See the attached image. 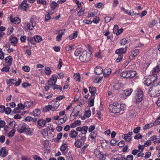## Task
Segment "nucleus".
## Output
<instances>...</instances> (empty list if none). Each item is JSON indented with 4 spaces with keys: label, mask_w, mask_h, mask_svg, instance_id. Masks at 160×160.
Masks as SVG:
<instances>
[{
    "label": "nucleus",
    "mask_w": 160,
    "mask_h": 160,
    "mask_svg": "<svg viewBox=\"0 0 160 160\" xmlns=\"http://www.w3.org/2000/svg\"><path fill=\"white\" fill-rule=\"evenodd\" d=\"M6 63L8 66H10L12 64V58L11 56H8L6 57L5 59Z\"/></svg>",
    "instance_id": "19"
},
{
    "label": "nucleus",
    "mask_w": 160,
    "mask_h": 160,
    "mask_svg": "<svg viewBox=\"0 0 160 160\" xmlns=\"http://www.w3.org/2000/svg\"><path fill=\"white\" fill-rule=\"evenodd\" d=\"M127 40L125 38H123L120 42V44L121 45H124L127 42Z\"/></svg>",
    "instance_id": "54"
},
{
    "label": "nucleus",
    "mask_w": 160,
    "mask_h": 160,
    "mask_svg": "<svg viewBox=\"0 0 160 160\" xmlns=\"http://www.w3.org/2000/svg\"><path fill=\"white\" fill-rule=\"evenodd\" d=\"M51 18L50 13H47L45 18V20L46 21H48V20Z\"/></svg>",
    "instance_id": "59"
},
{
    "label": "nucleus",
    "mask_w": 160,
    "mask_h": 160,
    "mask_svg": "<svg viewBox=\"0 0 160 160\" xmlns=\"http://www.w3.org/2000/svg\"><path fill=\"white\" fill-rule=\"evenodd\" d=\"M94 72L97 74H100L103 72V69L100 66H97L95 69Z\"/></svg>",
    "instance_id": "27"
},
{
    "label": "nucleus",
    "mask_w": 160,
    "mask_h": 160,
    "mask_svg": "<svg viewBox=\"0 0 160 160\" xmlns=\"http://www.w3.org/2000/svg\"><path fill=\"white\" fill-rule=\"evenodd\" d=\"M73 78L77 81H80V77L79 73H76L73 76Z\"/></svg>",
    "instance_id": "44"
},
{
    "label": "nucleus",
    "mask_w": 160,
    "mask_h": 160,
    "mask_svg": "<svg viewBox=\"0 0 160 160\" xmlns=\"http://www.w3.org/2000/svg\"><path fill=\"white\" fill-rule=\"evenodd\" d=\"M41 113V111L39 109H35L34 110L32 115L34 116H38Z\"/></svg>",
    "instance_id": "31"
},
{
    "label": "nucleus",
    "mask_w": 160,
    "mask_h": 160,
    "mask_svg": "<svg viewBox=\"0 0 160 160\" xmlns=\"http://www.w3.org/2000/svg\"><path fill=\"white\" fill-rule=\"evenodd\" d=\"M88 129V127L84 126L82 127H78L76 128V130L78 132H81V134L86 136Z\"/></svg>",
    "instance_id": "11"
},
{
    "label": "nucleus",
    "mask_w": 160,
    "mask_h": 160,
    "mask_svg": "<svg viewBox=\"0 0 160 160\" xmlns=\"http://www.w3.org/2000/svg\"><path fill=\"white\" fill-rule=\"evenodd\" d=\"M28 6V4L26 3V1H23L22 3L19 5V8L21 9H23L24 11H26Z\"/></svg>",
    "instance_id": "15"
},
{
    "label": "nucleus",
    "mask_w": 160,
    "mask_h": 160,
    "mask_svg": "<svg viewBox=\"0 0 160 160\" xmlns=\"http://www.w3.org/2000/svg\"><path fill=\"white\" fill-rule=\"evenodd\" d=\"M9 41L11 43L15 44L18 42V40L16 37H12L10 38Z\"/></svg>",
    "instance_id": "36"
},
{
    "label": "nucleus",
    "mask_w": 160,
    "mask_h": 160,
    "mask_svg": "<svg viewBox=\"0 0 160 160\" xmlns=\"http://www.w3.org/2000/svg\"><path fill=\"white\" fill-rule=\"evenodd\" d=\"M141 128L140 127H138L135 128L133 130V132L134 133L137 134L139 132Z\"/></svg>",
    "instance_id": "56"
},
{
    "label": "nucleus",
    "mask_w": 160,
    "mask_h": 160,
    "mask_svg": "<svg viewBox=\"0 0 160 160\" xmlns=\"http://www.w3.org/2000/svg\"><path fill=\"white\" fill-rule=\"evenodd\" d=\"M127 51V49L125 48H122L118 49H117L115 53L118 54V55L123 56V53H125Z\"/></svg>",
    "instance_id": "14"
},
{
    "label": "nucleus",
    "mask_w": 160,
    "mask_h": 160,
    "mask_svg": "<svg viewBox=\"0 0 160 160\" xmlns=\"http://www.w3.org/2000/svg\"><path fill=\"white\" fill-rule=\"evenodd\" d=\"M143 93L140 88H138L136 90V96L135 98V102L137 103H139L143 98Z\"/></svg>",
    "instance_id": "5"
},
{
    "label": "nucleus",
    "mask_w": 160,
    "mask_h": 160,
    "mask_svg": "<svg viewBox=\"0 0 160 160\" xmlns=\"http://www.w3.org/2000/svg\"><path fill=\"white\" fill-rule=\"evenodd\" d=\"M45 72L46 75H49L51 74L52 71L49 67H47L45 69Z\"/></svg>",
    "instance_id": "43"
},
{
    "label": "nucleus",
    "mask_w": 160,
    "mask_h": 160,
    "mask_svg": "<svg viewBox=\"0 0 160 160\" xmlns=\"http://www.w3.org/2000/svg\"><path fill=\"white\" fill-rule=\"evenodd\" d=\"M18 131L20 133L25 132L28 134H30L32 132L31 129L29 126L24 123L19 128Z\"/></svg>",
    "instance_id": "7"
},
{
    "label": "nucleus",
    "mask_w": 160,
    "mask_h": 160,
    "mask_svg": "<svg viewBox=\"0 0 160 160\" xmlns=\"http://www.w3.org/2000/svg\"><path fill=\"white\" fill-rule=\"evenodd\" d=\"M53 89L54 90L56 89H58L60 90V91H61L62 90V87H60V86L58 85L57 84H54L53 86Z\"/></svg>",
    "instance_id": "52"
},
{
    "label": "nucleus",
    "mask_w": 160,
    "mask_h": 160,
    "mask_svg": "<svg viewBox=\"0 0 160 160\" xmlns=\"http://www.w3.org/2000/svg\"><path fill=\"white\" fill-rule=\"evenodd\" d=\"M158 78V76H151L150 78H148L145 80L144 83L146 85L149 86L152 83H154L157 80Z\"/></svg>",
    "instance_id": "8"
},
{
    "label": "nucleus",
    "mask_w": 160,
    "mask_h": 160,
    "mask_svg": "<svg viewBox=\"0 0 160 160\" xmlns=\"http://www.w3.org/2000/svg\"><path fill=\"white\" fill-rule=\"evenodd\" d=\"M27 40L28 42L29 45H35V43L34 42V38L33 37H29L27 38Z\"/></svg>",
    "instance_id": "41"
},
{
    "label": "nucleus",
    "mask_w": 160,
    "mask_h": 160,
    "mask_svg": "<svg viewBox=\"0 0 160 160\" xmlns=\"http://www.w3.org/2000/svg\"><path fill=\"white\" fill-rule=\"evenodd\" d=\"M46 121L43 119H39L37 122V127L39 129L44 127L46 125Z\"/></svg>",
    "instance_id": "12"
},
{
    "label": "nucleus",
    "mask_w": 160,
    "mask_h": 160,
    "mask_svg": "<svg viewBox=\"0 0 160 160\" xmlns=\"http://www.w3.org/2000/svg\"><path fill=\"white\" fill-rule=\"evenodd\" d=\"M159 71H160V70L159 68V67H158V65H157L152 70V75L151 76H157V74L159 72Z\"/></svg>",
    "instance_id": "23"
},
{
    "label": "nucleus",
    "mask_w": 160,
    "mask_h": 160,
    "mask_svg": "<svg viewBox=\"0 0 160 160\" xmlns=\"http://www.w3.org/2000/svg\"><path fill=\"white\" fill-rule=\"evenodd\" d=\"M108 108L110 112L117 113L125 110L126 106L124 104H120L118 102H115L110 105Z\"/></svg>",
    "instance_id": "1"
},
{
    "label": "nucleus",
    "mask_w": 160,
    "mask_h": 160,
    "mask_svg": "<svg viewBox=\"0 0 160 160\" xmlns=\"http://www.w3.org/2000/svg\"><path fill=\"white\" fill-rule=\"evenodd\" d=\"M92 58V54L90 52H83L79 57V60L82 62H86L90 61Z\"/></svg>",
    "instance_id": "3"
},
{
    "label": "nucleus",
    "mask_w": 160,
    "mask_h": 160,
    "mask_svg": "<svg viewBox=\"0 0 160 160\" xmlns=\"http://www.w3.org/2000/svg\"><path fill=\"white\" fill-rule=\"evenodd\" d=\"M148 93L152 97L159 96L160 95V85H152L149 89Z\"/></svg>",
    "instance_id": "2"
},
{
    "label": "nucleus",
    "mask_w": 160,
    "mask_h": 160,
    "mask_svg": "<svg viewBox=\"0 0 160 160\" xmlns=\"http://www.w3.org/2000/svg\"><path fill=\"white\" fill-rule=\"evenodd\" d=\"M101 144V146L103 148H106L107 146V143L105 140H103L102 141Z\"/></svg>",
    "instance_id": "62"
},
{
    "label": "nucleus",
    "mask_w": 160,
    "mask_h": 160,
    "mask_svg": "<svg viewBox=\"0 0 160 160\" xmlns=\"http://www.w3.org/2000/svg\"><path fill=\"white\" fill-rule=\"evenodd\" d=\"M91 114V112L90 110H88L85 112V115L87 118L89 117Z\"/></svg>",
    "instance_id": "61"
},
{
    "label": "nucleus",
    "mask_w": 160,
    "mask_h": 160,
    "mask_svg": "<svg viewBox=\"0 0 160 160\" xmlns=\"http://www.w3.org/2000/svg\"><path fill=\"white\" fill-rule=\"evenodd\" d=\"M121 156L120 155L117 154L113 157L112 160H121Z\"/></svg>",
    "instance_id": "51"
},
{
    "label": "nucleus",
    "mask_w": 160,
    "mask_h": 160,
    "mask_svg": "<svg viewBox=\"0 0 160 160\" xmlns=\"http://www.w3.org/2000/svg\"><path fill=\"white\" fill-rule=\"evenodd\" d=\"M160 122V116L153 123L154 126L157 125Z\"/></svg>",
    "instance_id": "64"
},
{
    "label": "nucleus",
    "mask_w": 160,
    "mask_h": 160,
    "mask_svg": "<svg viewBox=\"0 0 160 160\" xmlns=\"http://www.w3.org/2000/svg\"><path fill=\"white\" fill-rule=\"evenodd\" d=\"M10 20L11 22H13L16 24H18L21 21L20 19L18 17L11 18Z\"/></svg>",
    "instance_id": "26"
},
{
    "label": "nucleus",
    "mask_w": 160,
    "mask_h": 160,
    "mask_svg": "<svg viewBox=\"0 0 160 160\" xmlns=\"http://www.w3.org/2000/svg\"><path fill=\"white\" fill-rule=\"evenodd\" d=\"M74 46H73L67 45L66 47V50L67 51L71 50L73 49Z\"/></svg>",
    "instance_id": "57"
},
{
    "label": "nucleus",
    "mask_w": 160,
    "mask_h": 160,
    "mask_svg": "<svg viewBox=\"0 0 160 160\" xmlns=\"http://www.w3.org/2000/svg\"><path fill=\"white\" fill-rule=\"evenodd\" d=\"M132 90L131 89H127L123 91V93L122 94L123 96H129L132 93Z\"/></svg>",
    "instance_id": "25"
},
{
    "label": "nucleus",
    "mask_w": 160,
    "mask_h": 160,
    "mask_svg": "<svg viewBox=\"0 0 160 160\" xmlns=\"http://www.w3.org/2000/svg\"><path fill=\"white\" fill-rule=\"evenodd\" d=\"M5 113L7 114H8L11 112V109L9 107H7L5 108Z\"/></svg>",
    "instance_id": "60"
},
{
    "label": "nucleus",
    "mask_w": 160,
    "mask_h": 160,
    "mask_svg": "<svg viewBox=\"0 0 160 160\" xmlns=\"http://www.w3.org/2000/svg\"><path fill=\"white\" fill-rule=\"evenodd\" d=\"M96 156L98 160H104L106 158L105 155L102 152H99Z\"/></svg>",
    "instance_id": "17"
},
{
    "label": "nucleus",
    "mask_w": 160,
    "mask_h": 160,
    "mask_svg": "<svg viewBox=\"0 0 160 160\" xmlns=\"http://www.w3.org/2000/svg\"><path fill=\"white\" fill-rule=\"evenodd\" d=\"M78 36V32L77 31L75 32L72 34L70 35L69 38L70 40L76 38Z\"/></svg>",
    "instance_id": "37"
},
{
    "label": "nucleus",
    "mask_w": 160,
    "mask_h": 160,
    "mask_svg": "<svg viewBox=\"0 0 160 160\" xmlns=\"http://www.w3.org/2000/svg\"><path fill=\"white\" fill-rule=\"evenodd\" d=\"M89 92L91 93V96L94 95L95 97L96 94H97V90L96 88L93 86H91L89 88Z\"/></svg>",
    "instance_id": "21"
},
{
    "label": "nucleus",
    "mask_w": 160,
    "mask_h": 160,
    "mask_svg": "<svg viewBox=\"0 0 160 160\" xmlns=\"http://www.w3.org/2000/svg\"><path fill=\"white\" fill-rule=\"evenodd\" d=\"M25 107V104L24 105H23L22 103H19L18 105V107L14 109V111L15 112H16V110H18L19 109H23L24 107Z\"/></svg>",
    "instance_id": "33"
},
{
    "label": "nucleus",
    "mask_w": 160,
    "mask_h": 160,
    "mask_svg": "<svg viewBox=\"0 0 160 160\" xmlns=\"http://www.w3.org/2000/svg\"><path fill=\"white\" fill-rule=\"evenodd\" d=\"M42 133L43 137L47 139L51 138L52 137V134L50 132H49L47 129H44L41 131Z\"/></svg>",
    "instance_id": "9"
},
{
    "label": "nucleus",
    "mask_w": 160,
    "mask_h": 160,
    "mask_svg": "<svg viewBox=\"0 0 160 160\" xmlns=\"http://www.w3.org/2000/svg\"><path fill=\"white\" fill-rule=\"evenodd\" d=\"M111 72V70L110 68H107L104 69L103 72L104 77L109 75Z\"/></svg>",
    "instance_id": "30"
},
{
    "label": "nucleus",
    "mask_w": 160,
    "mask_h": 160,
    "mask_svg": "<svg viewBox=\"0 0 160 160\" xmlns=\"http://www.w3.org/2000/svg\"><path fill=\"white\" fill-rule=\"evenodd\" d=\"M123 87V84L121 82H118L113 85L112 89L114 91H118L121 89Z\"/></svg>",
    "instance_id": "13"
},
{
    "label": "nucleus",
    "mask_w": 160,
    "mask_h": 160,
    "mask_svg": "<svg viewBox=\"0 0 160 160\" xmlns=\"http://www.w3.org/2000/svg\"><path fill=\"white\" fill-rule=\"evenodd\" d=\"M157 22L156 20H152L150 22V24L149 26V28H152L157 23Z\"/></svg>",
    "instance_id": "49"
},
{
    "label": "nucleus",
    "mask_w": 160,
    "mask_h": 160,
    "mask_svg": "<svg viewBox=\"0 0 160 160\" xmlns=\"http://www.w3.org/2000/svg\"><path fill=\"white\" fill-rule=\"evenodd\" d=\"M57 76L55 75H52L51 78L48 81V85L52 86L55 84L57 81Z\"/></svg>",
    "instance_id": "10"
},
{
    "label": "nucleus",
    "mask_w": 160,
    "mask_h": 160,
    "mask_svg": "<svg viewBox=\"0 0 160 160\" xmlns=\"http://www.w3.org/2000/svg\"><path fill=\"white\" fill-rule=\"evenodd\" d=\"M10 66L7 65L6 66L3 67L1 69V71L2 72H8L10 71Z\"/></svg>",
    "instance_id": "39"
},
{
    "label": "nucleus",
    "mask_w": 160,
    "mask_h": 160,
    "mask_svg": "<svg viewBox=\"0 0 160 160\" xmlns=\"http://www.w3.org/2000/svg\"><path fill=\"white\" fill-rule=\"evenodd\" d=\"M25 107L29 108L30 107H32L35 105L36 103L35 102L32 101L30 100L26 102L25 103Z\"/></svg>",
    "instance_id": "18"
},
{
    "label": "nucleus",
    "mask_w": 160,
    "mask_h": 160,
    "mask_svg": "<svg viewBox=\"0 0 160 160\" xmlns=\"http://www.w3.org/2000/svg\"><path fill=\"white\" fill-rule=\"evenodd\" d=\"M22 70L26 72H28L30 70V67L27 66L23 67H22Z\"/></svg>",
    "instance_id": "55"
},
{
    "label": "nucleus",
    "mask_w": 160,
    "mask_h": 160,
    "mask_svg": "<svg viewBox=\"0 0 160 160\" xmlns=\"http://www.w3.org/2000/svg\"><path fill=\"white\" fill-rule=\"evenodd\" d=\"M68 146L67 144L63 143L62 144L60 147V149L61 151H64L67 148Z\"/></svg>",
    "instance_id": "47"
},
{
    "label": "nucleus",
    "mask_w": 160,
    "mask_h": 160,
    "mask_svg": "<svg viewBox=\"0 0 160 160\" xmlns=\"http://www.w3.org/2000/svg\"><path fill=\"white\" fill-rule=\"evenodd\" d=\"M124 139L127 142H129L131 140L132 138L131 137L128 136V135H126L125 134L124 135Z\"/></svg>",
    "instance_id": "50"
},
{
    "label": "nucleus",
    "mask_w": 160,
    "mask_h": 160,
    "mask_svg": "<svg viewBox=\"0 0 160 160\" xmlns=\"http://www.w3.org/2000/svg\"><path fill=\"white\" fill-rule=\"evenodd\" d=\"M15 80L14 79H9L7 81V83L10 86L14 85Z\"/></svg>",
    "instance_id": "42"
},
{
    "label": "nucleus",
    "mask_w": 160,
    "mask_h": 160,
    "mask_svg": "<svg viewBox=\"0 0 160 160\" xmlns=\"http://www.w3.org/2000/svg\"><path fill=\"white\" fill-rule=\"evenodd\" d=\"M137 72L135 71L128 70L123 71L120 73L121 76L127 78H131L134 77Z\"/></svg>",
    "instance_id": "4"
},
{
    "label": "nucleus",
    "mask_w": 160,
    "mask_h": 160,
    "mask_svg": "<svg viewBox=\"0 0 160 160\" xmlns=\"http://www.w3.org/2000/svg\"><path fill=\"white\" fill-rule=\"evenodd\" d=\"M62 136V134L61 132L59 133L57 135V138L54 139L55 142H58L60 141V140L61 139Z\"/></svg>",
    "instance_id": "32"
},
{
    "label": "nucleus",
    "mask_w": 160,
    "mask_h": 160,
    "mask_svg": "<svg viewBox=\"0 0 160 160\" xmlns=\"http://www.w3.org/2000/svg\"><path fill=\"white\" fill-rule=\"evenodd\" d=\"M37 20L35 16H33L30 19V23L34 27L36 25V20Z\"/></svg>",
    "instance_id": "28"
},
{
    "label": "nucleus",
    "mask_w": 160,
    "mask_h": 160,
    "mask_svg": "<svg viewBox=\"0 0 160 160\" xmlns=\"http://www.w3.org/2000/svg\"><path fill=\"white\" fill-rule=\"evenodd\" d=\"M78 133L74 130H71L69 134V136L72 138H75L78 135Z\"/></svg>",
    "instance_id": "20"
},
{
    "label": "nucleus",
    "mask_w": 160,
    "mask_h": 160,
    "mask_svg": "<svg viewBox=\"0 0 160 160\" xmlns=\"http://www.w3.org/2000/svg\"><path fill=\"white\" fill-rule=\"evenodd\" d=\"M57 107H54L51 105H49L45 107L44 110L45 112H46L50 110L54 111L57 110Z\"/></svg>",
    "instance_id": "16"
},
{
    "label": "nucleus",
    "mask_w": 160,
    "mask_h": 160,
    "mask_svg": "<svg viewBox=\"0 0 160 160\" xmlns=\"http://www.w3.org/2000/svg\"><path fill=\"white\" fill-rule=\"evenodd\" d=\"M16 131L15 129H13L11 131L8 133V136L9 137H12L14 134L15 132Z\"/></svg>",
    "instance_id": "48"
},
{
    "label": "nucleus",
    "mask_w": 160,
    "mask_h": 160,
    "mask_svg": "<svg viewBox=\"0 0 160 160\" xmlns=\"http://www.w3.org/2000/svg\"><path fill=\"white\" fill-rule=\"evenodd\" d=\"M37 2L38 3L41 4L42 5H46L47 3V2L44 0H36Z\"/></svg>",
    "instance_id": "58"
},
{
    "label": "nucleus",
    "mask_w": 160,
    "mask_h": 160,
    "mask_svg": "<svg viewBox=\"0 0 160 160\" xmlns=\"http://www.w3.org/2000/svg\"><path fill=\"white\" fill-rule=\"evenodd\" d=\"M8 154V152L6 151V150L5 148L3 147L2 148L0 151V155L2 157H6Z\"/></svg>",
    "instance_id": "22"
},
{
    "label": "nucleus",
    "mask_w": 160,
    "mask_h": 160,
    "mask_svg": "<svg viewBox=\"0 0 160 160\" xmlns=\"http://www.w3.org/2000/svg\"><path fill=\"white\" fill-rule=\"evenodd\" d=\"M65 29L61 30L59 31V32H61V33L57 35L56 37V40L58 41H60L62 38V36L64 34V31Z\"/></svg>",
    "instance_id": "24"
},
{
    "label": "nucleus",
    "mask_w": 160,
    "mask_h": 160,
    "mask_svg": "<svg viewBox=\"0 0 160 160\" xmlns=\"http://www.w3.org/2000/svg\"><path fill=\"white\" fill-rule=\"evenodd\" d=\"M139 53V51L138 49H136L131 52V56L133 58L137 57Z\"/></svg>",
    "instance_id": "29"
},
{
    "label": "nucleus",
    "mask_w": 160,
    "mask_h": 160,
    "mask_svg": "<svg viewBox=\"0 0 160 160\" xmlns=\"http://www.w3.org/2000/svg\"><path fill=\"white\" fill-rule=\"evenodd\" d=\"M13 31V28L12 27H9L7 31V34L8 35H10Z\"/></svg>",
    "instance_id": "46"
},
{
    "label": "nucleus",
    "mask_w": 160,
    "mask_h": 160,
    "mask_svg": "<svg viewBox=\"0 0 160 160\" xmlns=\"http://www.w3.org/2000/svg\"><path fill=\"white\" fill-rule=\"evenodd\" d=\"M97 136V134L94 132H92L90 135V137L92 139H94Z\"/></svg>",
    "instance_id": "63"
},
{
    "label": "nucleus",
    "mask_w": 160,
    "mask_h": 160,
    "mask_svg": "<svg viewBox=\"0 0 160 160\" xmlns=\"http://www.w3.org/2000/svg\"><path fill=\"white\" fill-rule=\"evenodd\" d=\"M100 21V19L99 17L98 16H95L93 19L92 22L95 24L98 23Z\"/></svg>",
    "instance_id": "40"
},
{
    "label": "nucleus",
    "mask_w": 160,
    "mask_h": 160,
    "mask_svg": "<svg viewBox=\"0 0 160 160\" xmlns=\"http://www.w3.org/2000/svg\"><path fill=\"white\" fill-rule=\"evenodd\" d=\"M27 27L28 29L32 30L34 26L33 25L31 24V23H29L27 24Z\"/></svg>",
    "instance_id": "53"
},
{
    "label": "nucleus",
    "mask_w": 160,
    "mask_h": 160,
    "mask_svg": "<svg viewBox=\"0 0 160 160\" xmlns=\"http://www.w3.org/2000/svg\"><path fill=\"white\" fill-rule=\"evenodd\" d=\"M152 60V57H147L146 60L147 64L148 65L151 63Z\"/></svg>",
    "instance_id": "45"
},
{
    "label": "nucleus",
    "mask_w": 160,
    "mask_h": 160,
    "mask_svg": "<svg viewBox=\"0 0 160 160\" xmlns=\"http://www.w3.org/2000/svg\"><path fill=\"white\" fill-rule=\"evenodd\" d=\"M79 113V111L78 110L75 109H73L72 112L71 114V116H73L74 118H75L78 116Z\"/></svg>",
    "instance_id": "38"
},
{
    "label": "nucleus",
    "mask_w": 160,
    "mask_h": 160,
    "mask_svg": "<svg viewBox=\"0 0 160 160\" xmlns=\"http://www.w3.org/2000/svg\"><path fill=\"white\" fill-rule=\"evenodd\" d=\"M34 41L36 42H39L42 40V37L39 36H35L33 37Z\"/></svg>",
    "instance_id": "34"
},
{
    "label": "nucleus",
    "mask_w": 160,
    "mask_h": 160,
    "mask_svg": "<svg viewBox=\"0 0 160 160\" xmlns=\"http://www.w3.org/2000/svg\"><path fill=\"white\" fill-rule=\"evenodd\" d=\"M94 95H92L91 96L89 100V105L91 106H93L94 104V99L95 98Z\"/></svg>",
    "instance_id": "35"
},
{
    "label": "nucleus",
    "mask_w": 160,
    "mask_h": 160,
    "mask_svg": "<svg viewBox=\"0 0 160 160\" xmlns=\"http://www.w3.org/2000/svg\"><path fill=\"white\" fill-rule=\"evenodd\" d=\"M75 140L74 145L77 148H80L85 143L86 140V137L85 136H82L80 139H75Z\"/></svg>",
    "instance_id": "6"
}]
</instances>
